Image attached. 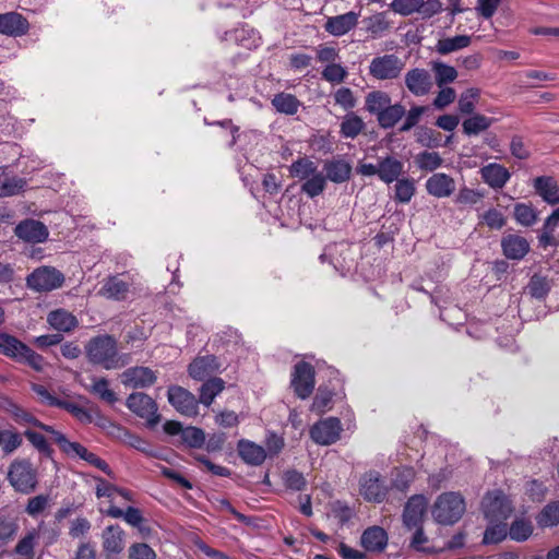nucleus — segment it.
<instances>
[{"label": "nucleus", "mask_w": 559, "mask_h": 559, "mask_svg": "<svg viewBox=\"0 0 559 559\" xmlns=\"http://www.w3.org/2000/svg\"><path fill=\"white\" fill-rule=\"evenodd\" d=\"M85 353L90 362L106 370L120 369L131 359L129 354L118 352L116 338L107 334L91 338L85 346Z\"/></svg>", "instance_id": "f257e3e1"}, {"label": "nucleus", "mask_w": 559, "mask_h": 559, "mask_svg": "<svg viewBox=\"0 0 559 559\" xmlns=\"http://www.w3.org/2000/svg\"><path fill=\"white\" fill-rule=\"evenodd\" d=\"M0 354L20 364H25L37 372L45 369V358L28 345L8 333H0Z\"/></svg>", "instance_id": "f03ea898"}, {"label": "nucleus", "mask_w": 559, "mask_h": 559, "mask_svg": "<svg viewBox=\"0 0 559 559\" xmlns=\"http://www.w3.org/2000/svg\"><path fill=\"white\" fill-rule=\"evenodd\" d=\"M465 508V501L459 492H444L437 498L432 516L438 523L453 524L462 518Z\"/></svg>", "instance_id": "7ed1b4c3"}, {"label": "nucleus", "mask_w": 559, "mask_h": 559, "mask_svg": "<svg viewBox=\"0 0 559 559\" xmlns=\"http://www.w3.org/2000/svg\"><path fill=\"white\" fill-rule=\"evenodd\" d=\"M8 479L11 486L20 492L29 493L37 485L36 471L29 461L15 460L9 466Z\"/></svg>", "instance_id": "20e7f679"}, {"label": "nucleus", "mask_w": 559, "mask_h": 559, "mask_svg": "<svg viewBox=\"0 0 559 559\" xmlns=\"http://www.w3.org/2000/svg\"><path fill=\"white\" fill-rule=\"evenodd\" d=\"M481 509L488 523L506 522L513 511L511 501L501 490L489 491L483 499Z\"/></svg>", "instance_id": "39448f33"}, {"label": "nucleus", "mask_w": 559, "mask_h": 559, "mask_svg": "<svg viewBox=\"0 0 559 559\" xmlns=\"http://www.w3.org/2000/svg\"><path fill=\"white\" fill-rule=\"evenodd\" d=\"M405 68L404 61L394 53L374 57L368 67L369 75L379 81L397 79Z\"/></svg>", "instance_id": "423d86ee"}, {"label": "nucleus", "mask_w": 559, "mask_h": 559, "mask_svg": "<svg viewBox=\"0 0 559 559\" xmlns=\"http://www.w3.org/2000/svg\"><path fill=\"white\" fill-rule=\"evenodd\" d=\"M63 274L52 266H40L26 277V285L35 292H51L62 286Z\"/></svg>", "instance_id": "0eeeda50"}, {"label": "nucleus", "mask_w": 559, "mask_h": 559, "mask_svg": "<svg viewBox=\"0 0 559 559\" xmlns=\"http://www.w3.org/2000/svg\"><path fill=\"white\" fill-rule=\"evenodd\" d=\"M388 491L389 488L379 472L369 471L359 480V492L369 502H382Z\"/></svg>", "instance_id": "6e6552de"}, {"label": "nucleus", "mask_w": 559, "mask_h": 559, "mask_svg": "<svg viewBox=\"0 0 559 559\" xmlns=\"http://www.w3.org/2000/svg\"><path fill=\"white\" fill-rule=\"evenodd\" d=\"M128 408L136 416L145 419L150 426L159 421L155 401L145 393L135 392L127 399Z\"/></svg>", "instance_id": "1a4fd4ad"}, {"label": "nucleus", "mask_w": 559, "mask_h": 559, "mask_svg": "<svg viewBox=\"0 0 559 559\" xmlns=\"http://www.w3.org/2000/svg\"><path fill=\"white\" fill-rule=\"evenodd\" d=\"M342 424L336 417H329L314 424L310 429L311 439L320 445L335 443L342 432Z\"/></svg>", "instance_id": "9d476101"}, {"label": "nucleus", "mask_w": 559, "mask_h": 559, "mask_svg": "<svg viewBox=\"0 0 559 559\" xmlns=\"http://www.w3.org/2000/svg\"><path fill=\"white\" fill-rule=\"evenodd\" d=\"M292 386L296 395L302 400L309 397L314 388V370L308 362H298L292 373Z\"/></svg>", "instance_id": "9b49d317"}, {"label": "nucleus", "mask_w": 559, "mask_h": 559, "mask_svg": "<svg viewBox=\"0 0 559 559\" xmlns=\"http://www.w3.org/2000/svg\"><path fill=\"white\" fill-rule=\"evenodd\" d=\"M169 403L182 415L192 417L198 414V401L192 393L181 386L168 389Z\"/></svg>", "instance_id": "f8f14e48"}, {"label": "nucleus", "mask_w": 559, "mask_h": 559, "mask_svg": "<svg viewBox=\"0 0 559 559\" xmlns=\"http://www.w3.org/2000/svg\"><path fill=\"white\" fill-rule=\"evenodd\" d=\"M404 81L407 90L417 97L428 95L433 86L430 73L421 68L408 70L404 76Z\"/></svg>", "instance_id": "ddd939ff"}, {"label": "nucleus", "mask_w": 559, "mask_h": 559, "mask_svg": "<svg viewBox=\"0 0 559 559\" xmlns=\"http://www.w3.org/2000/svg\"><path fill=\"white\" fill-rule=\"evenodd\" d=\"M14 233L23 241L31 243L45 242L49 236L48 228L44 223L31 218L20 222Z\"/></svg>", "instance_id": "4468645a"}, {"label": "nucleus", "mask_w": 559, "mask_h": 559, "mask_svg": "<svg viewBox=\"0 0 559 559\" xmlns=\"http://www.w3.org/2000/svg\"><path fill=\"white\" fill-rule=\"evenodd\" d=\"M427 192L438 199L449 198L455 191V181L443 173H436L425 183Z\"/></svg>", "instance_id": "2eb2a0df"}, {"label": "nucleus", "mask_w": 559, "mask_h": 559, "mask_svg": "<svg viewBox=\"0 0 559 559\" xmlns=\"http://www.w3.org/2000/svg\"><path fill=\"white\" fill-rule=\"evenodd\" d=\"M62 452L69 457H72V459L80 457V459L84 460L88 464L103 471L108 476H110L112 474L111 468L104 460L98 457L93 452H90L84 445H82L79 442L70 441L68 444H66V448Z\"/></svg>", "instance_id": "dca6fc26"}, {"label": "nucleus", "mask_w": 559, "mask_h": 559, "mask_svg": "<svg viewBox=\"0 0 559 559\" xmlns=\"http://www.w3.org/2000/svg\"><path fill=\"white\" fill-rule=\"evenodd\" d=\"M28 21L17 12L0 14V34L19 37L28 32Z\"/></svg>", "instance_id": "f3484780"}, {"label": "nucleus", "mask_w": 559, "mask_h": 559, "mask_svg": "<svg viewBox=\"0 0 559 559\" xmlns=\"http://www.w3.org/2000/svg\"><path fill=\"white\" fill-rule=\"evenodd\" d=\"M156 381L154 371L147 367H132L121 374V382L128 388H146Z\"/></svg>", "instance_id": "a211bd4d"}, {"label": "nucleus", "mask_w": 559, "mask_h": 559, "mask_svg": "<svg viewBox=\"0 0 559 559\" xmlns=\"http://www.w3.org/2000/svg\"><path fill=\"white\" fill-rule=\"evenodd\" d=\"M126 533L119 525H109L102 533L103 549L107 556H117L126 546Z\"/></svg>", "instance_id": "6ab92c4d"}, {"label": "nucleus", "mask_w": 559, "mask_h": 559, "mask_svg": "<svg viewBox=\"0 0 559 559\" xmlns=\"http://www.w3.org/2000/svg\"><path fill=\"white\" fill-rule=\"evenodd\" d=\"M131 284L120 277V275L108 276L104 280L98 295L111 300H123L127 298Z\"/></svg>", "instance_id": "aec40b11"}, {"label": "nucleus", "mask_w": 559, "mask_h": 559, "mask_svg": "<svg viewBox=\"0 0 559 559\" xmlns=\"http://www.w3.org/2000/svg\"><path fill=\"white\" fill-rule=\"evenodd\" d=\"M359 14L353 11L329 17L324 28L333 36H343L352 31L358 23Z\"/></svg>", "instance_id": "412c9836"}, {"label": "nucleus", "mask_w": 559, "mask_h": 559, "mask_svg": "<svg viewBox=\"0 0 559 559\" xmlns=\"http://www.w3.org/2000/svg\"><path fill=\"white\" fill-rule=\"evenodd\" d=\"M481 179L492 189H501L509 181L510 171L502 165L490 163L480 168Z\"/></svg>", "instance_id": "4be33fe9"}, {"label": "nucleus", "mask_w": 559, "mask_h": 559, "mask_svg": "<svg viewBox=\"0 0 559 559\" xmlns=\"http://www.w3.org/2000/svg\"><path fill=\"white\" fill-rule=\"evenodd\" d=\"M426 509V500L423 496H413L407 501L404 512L403 522L409 530L419 526Z\"/></svg>", "instance_id": "5701e85b"}, {"label": "nucleus", "mask_w": 559, "mask_h": 559, "mask_svg": "<svg viewBox=\"0 0 559 559\" xmlns=\"http://www.w3.org/2000/svg\"><path fill=\"white\" fill-rule=\"evenodd\" d=\"M360 543L367 551L381 552L386 547L388 534L380 526H371L364 531Z\"/></svg>", "instance_id": "b1692460"}, {"label": "nucleus", "mask_w": 559, "mask_h": 559, "mask_svg": "<svg viewBox=\"0 0 559 559\" xmlns=\"http://www.w3.org/2000/svg\"><path fill=\"white\" fill-rule=\"evenodd\" d=\"M501 247L508 259L521 260L530 250V243L524 237L508 235L502 238Z\"/></svg>", "instance_id": "393cba45"}, {"label": "nucleus", "mask_w": 559, "mask_h": 559, "mask_svg": "<svg viewBox=\"0 0 559 559\" xmlns=\"http://www.w3.org/2000/svg\"><path fill=\"white\" fill-rule=\"evenodd\" d=\"M105 514L112 519L122 518L129 525L136 527L140 531V533H145V528L142 525L144 519L141 511L138 508L128 507L126 510H122L121 508L116 507L115 504L111 503L109 508L105 511Z\"/></svg>", "instance_id": "a878e982"}, {"label": "nucleus", "mask_w": 559, "mask_h": 559, "mask_svg": "<svg viewBox=\"0 0 559 559\" xmlns=\"http://www.w3.org/2000/svg\"><path fill=\"white\" fill-rule=\"evenodd\" d=\"M237 450L243 462L252 466L261 465L266 457L264 448L249 440H240Z\"/></svg>", "instance_id": "bb28decb"}, {"label": "nucleus", "mask_w": 559, "mask_h": 559, "mask_svg": "<svg viewBox=\"0 0 559 559\" xmlns=\"http://www.w3.org/2000/svg\"><path fill=\"white\" fill-rule=\"evenodd\" d=\"M224 39L233 40L237 45L245 47L247 49L257 48L261 41V38L258 35V33L254 29L248 28L246 26H241L230 32H226Z\"/></svg>", "instance_id": "cd10ccee"}, {"label": "nucleus", "mask_w": 559, "mask_h": 559, "mask_svg": "<svg viewBox=\"0 0 559 559\" xmlns=\"http://www.w3.org/2000/svg\"><path fill=\"white\" fill-rule=\"evenodd\" d=\"M326 179L335 183H342L349 179L352 174L350 164L344 158H334L324 164Z\"/></svg>", "instance_id": "c85d7f7f"}, {"label": "nucleus", "mask_w": 559, "mask_h": 559, "mask_svg": "<svg viewBox=\"0 0 559 559\" xmlns=\"http://www.w3.org/2000/svg\"><path fill=\"white\" fill-rule=\"evenodd\" d=\"M404 165L393 156H386L379 160V179L385 183H392L403 173Z\"/></svg>", "instance_id": "c756f323"}, {"label": "nucleus", "mask_w": 559, "mask_h": 559, "mask_svg": "<svg viewBox=\"0 0 559 559\" xmlns=\"http://www.w3.org/2000/svg\"><path fill=\"white\" fill-rule=\"evenodd\" d=\"M534 188L547 203H559V186L552 177H537L534 180Z\"/></svg>", "instance_id": "7c9ffc66"}, {"label": "nucleus", "mask_w": 559, "mask_h": 559, "mask_svg": "<svg viewBox=\"0 0 559 559\" xmlns=\"http://www.w3.org/2000/svg\"><path fill=\"white\" fill-rule=\"evenodd\" d=\"M218 369L216 358L214 356H203L195 358L189 365V374L195 380H203Z\"/></svg>", "instance_id": "2f4dec72"}, {"label": "nucleus", "mask_w": 559, "mask_h": 559, "mask_svg": "<svg viewBox=\"0 0 559 559\" xmlns=\"http://www.w3.org/2000/svg\"><path fill=\"white\" fill-rule=\"evenodd\" d=\"M48 323L57 331L69 332L78 325L76 318L63 309L51 311L47 318Z\"/></svg>", "instance_id": "473e14b6"}, {"label": "nucleus", "mask_w": 559, "mask_h": 559, "mask_svg": "<svg viewBox=\"0 0 559 559\" xmlns=\"http://www.w3.org/2000/svg\"><path fill=\"white\" fill-rule=\"evenodd\" d=\"M86 390L98 396L108 404H115L118 401L117 394L109 388V381L106 378H92V384Z\"/></svg>", "instance_id": "72a5a7b5"}, {"label": "nucleus", "mask_w": 559, "mask_h": 559, "mask_svg": "<svg viewBox=\"0 0 559 559\" xmlns=\"http://www.w3.org/2000/svg\"><path fill=\"white\" fill-rule=\"evenodd\" d=\"M471 44V36L468 35H456L453 37H447L439 39L436 49L440 55H448L453 51L466 48Z\"/></svg>", "instance_id": "f704fd0d"}, {"label": "nucleus", "mask_w": 559, "mask_h": 559, "mask_svg": "<svg viewBox=\"0 0 559 559\" xmlns=\"http://www.w3.org/2000/svg\"><path fill=\"white\" fill-rule=\"evenodd\" d=\"M224 388L225 382L221 378L209 379L200 389V403L210 406Z\"/></svg>", "instance_id": "c9c22d12"}, {"label": "nucleus", "mask_w": 559, "mask_h": 559, "mask_svg": "<svg viewBox=\"0 0 559 559\" xmlns=\"http://www.w3.org/2000/svg\"><path fill=\"white\" fill-rule=\"evenodd\" d=\"M378 115L379 123L383 128H392L404 115V107H369Z\"/></svg>", "instance_id": "e433bc0d"}, {"label": "nucleus", "mask_w": 559, "mask_h": 559, "mask_svg": "<svg viewBox=\"0 0 559 559\" xmlns=\"http://www.w3.org/2000/svg\"><path fill=\"white\" fill-rule=\"evenodd\" d=\"M492 118H488L481 115H473L466 118L463 123V131L467 135H477L483 131H486L492 123Z\"/></svg>", "instance_id": "4c0bfd02"}, {"label": "nucleus", "mask_w": 559, "mask_h": 559, "mask_svg": "<svg viewBox=\"0 0 559 559\" xmlns=\"http://www.w3.org/2000/svg\"><path fill=\"white\" fill-rule=\"evenodd\" d=\"M325 185L326 177L317 170L302 183L301 191L308 197L314 198L324 191Z\"/></svg>", "instance_id": "58836bf2"}, {"label": "nucleus", "mask_w": 559, "mask_h": 559, "mask_svg": "<svg viewBox=\"0 0 559 559\" xmlns=\"http://www.w3.org/2000/svg\"><path fill=\"white\" fill-rule=\"evenodd\" d=\"M432 71L435 73L436 83L439 87L453 82L457 76L455 68L443 62H433Z\"/></svg>", "instance_id": "ea45409f"}, {"label": "nucleus", "mask_w": 559, "mask_h": 559, "mask_svg": "<svg viewBox=\"0 0 559 559\" xmlns=\"http://www.w3.org/2000/svg\"><path fill=\"white\" fill-rule=\"evenodd\" d=\"M415 471L409 466L395 468L392 477V486L400 491L406 490L411 483L415 479Z\"/></svg>", "instance_id": "a19ab883"}, {"label": "nucleus", "mask_w": 559, "mask_h": 559, "mask_svg": "<svg viewBox=\"0 0 559 559\" xmlns=\"http://www.w3.org/2000/svg\"><path fill=\"white\" fill-rule=\"evenodd\" d=\"M23 436L28 440V442L44 456L51 457L52 449L46 440L45 436L38 431H35L31 428L25 429Z\"/></svg>", "instance_id": "79ce46f5"}, {"label": "nucleus", "mask_w": 559, "mask_h": 559, "mask_svg": "<svg viewBox=\"0 0 559 559\" xmlns=\"http://www.w3.org/2000/svg\"><path fill=\"white\" fill-rule=\"evenodd\" d=\"M533 533L532 522L525 519H516L509 528V536L515 542L526 540Z\"/></svg>", "instance_id": "37998d69"}, {"label": "nucleus", "mask_w": 559, "mask_h": 559, "mask_svg": "<svg viewBox=\"0 0 559 559\" xmlns=\"http://www.w3.org/2000/svg\"><path fill=\"white\" fill-rule=\"evenodd\" d=\"M423 5L424 0H393L390 3V9L402 16H409L419 13Z\"/></svg>", "instance_id": "c03bdc74"}, {"label": "nucleus", "mask_w": 559, "mask_h": 559, "mask_svg": "<svg viewBox=\"0 0 559 559\" xmlns=\"http://www.w3.org/2000/svg\"><path fill=\"white\" fill-rule=\"evenodd\" d=\"M443 163L440 154L437 152L424 151L416 156V164L419 169L433 171Z\"/></svg>", "instance_id": "a18cd8bd"}, {"label": "nucleus", "mask_w": 559, "mask_h": 559, "mask_svg": "<svg viewBox=\"0 0 559 559\" xmlns=\"http://www.w3.org/2000/svg\"><path fill=\"white\" fill-rule=\"evenodd\" d=\"M537 523L542 527H551L559 524V501L547 504L537 516Z\"/></svg>", "instance_id": "49530a36"}, {"label": "nucleus", "mask_w": 559, "mask_h": 559, "mask_svg": "<svg viewBox=\"0 0 559 559\" xmlns=\"http://www.w3.org/2000/svg\"><path fill=\"white\" fill-rule=\"evenodd\" d=\"M508 530L506 522L488 523L484 533V544H497L507 537Z\"/></svg>", "instance_id": "de8ad7c7"}, {"label": "nucleus", "mask_w": 559, "mask_h": 559, "mask_svg": "<svg viewBox=\"0 0 559 559\" xmlns=\"http://www.w3.org/2000/svg\"><path fill=\"white\" fill-rule=\"evenodd\" d=\"M26 187V180L20 177H11L0 180V198L16 195Z\"/></svg>", "instance_id": "09e8293b"}, {"label": "nucleus", "mask_w": 559, "mask_h": 559, "mask_svg": "<svg viewBox=\"0 0 559 559\" xmlns=\"http://www.w3.org/2000/svg\"><path fill=\"white\" fill-rule=\"evenodd\" d=\"M415 182L413 179H397L395 183V200L400 203H408L415 194Z\"/></svg>", "instance_id": "8fccbe9b"}, {"label": "nucleus", "mask_w": 559, "mask_h": 559, "mask_svg": "<svg viewBox=\"0 0 559 559\" xmlns=\"http://www.w3.org/2000/svg\"><path fill=\"white\" fill-rule=\"evenodd\" d=\"M347 74L346 68L338 62L326 64L321 72L322 79L332 84L342 83L346 79Z\"/></svg>", "instance_id": "3c124183"}, {"label": "nucleus", "mask_w": 559, "mask_h": 559, "mask_svg": "<svg viewBox=\"0 0 559 559\" xmlns=\"http://www.w3.org/2000/svg\"><path fill=\"white\" fill-rule=\"evenodd\" d=\"M316 164L309 159L301 158L294 162L290 166V173L295 178L306 181L311 175L317 171Z\"/></svg>", "instance_id": "603ef678"}, {"label": "nucleus", "mask_w": 559, "mask_h": 559, "mask_svg": "<svg viewBox=\"0 0 559 559\" xmlns=\"http://www.w3.org/2000/svg\"><path fill=\"white\" fill-rule=\"evenodd\" d=\"M22 443V435L13 430H3L0 445L4 454H12Z\"/></svg>", "instance_id": "864d4df0"}, {"label": "nucleus", "mask_w": 559, "mask_h": 559, "mask_svg": "<svg viewBox=\"0 0 559 559\" xmlns=\"http://www.w3.org/2000/svg\"><path fill=\"white\" fill-rule=\"evenodd\" d=\"M128 559H157V555L147 544L134 543L128 549Z\"/></svg>", "instance_id": "5fc2aeb1"}, {"label": "nucleus", "mask_w": 559, "mask_h": 559, "mask_svg": "<svg viewBox=\"0 0 559 559\" xmlns=\"http://www.w3.org/2000/svg\"><path fill=\"white\" fill-rule=\"evenodd\" d=\"M364 122L356 116H346L341 124V132L345 138H355L362 130Z\"/></svg>", "instance_id": "6e6d98bb"}, {"label": "nucleus", "mask_w": 559, "mask_h": 559, "mask_svg": "<svg viewBox=\"0 0 559 559\" xmlns=\"http://www.w3.org/2000/svg\"><path fill=\"white\" fill-rule=\"evenodd\" d=\"M182 440L190 448H201L205 441V435L202 429L188 427L182 431Z\"/></svg>", "instance_id": "4d7b16f0"}, {"label": "nucleus", "mask_w": 559, "mask_h": 559, "mask_svg": "<svg viewBox=\"0 0 559 559\" xmlns=\"http://www.w3.org/2000/svg\"><path fill=\"white\" fill-rule=\"evenodd\" d=\"M38 537L37 532L32 531L27 533L16 545L15 552L20 556L32 558L34 555V547Z\"/></svg>", "instance_id": "13d9d810"}, {"label": "nucleus", "mask_w": 559, "mask_h": 559, "mask_svg": "<svg viewBox=\"0 0 559 559\" xmlns=\"http://www.w3.org/2000/svg\"><path fill=\"white\" fill-rule=\"evenodd\" d=\"M283 480L287 488L296 491H301L306 487V479L304 475L296 469H288L283 474Z\"/></svg>", "instance_id": "bf43d9fd"}, {"label": "nucleus", "mask_w": 559, "mask_h": 559, "mask_svg": "<svg viewBox=\"0 0 559 559\" xmlns=\"http://www.w3.org/2000/svg\"><path fill=\"white\" fill-rule=\"evenodd\" d=\"M59 408L66 409L71 415H73L76 419H79L82 423H91L92 416L91 414L80 405L75 403H71L68 401L60 400L58 406Z\"/></svg>", "instance_id": "052dcab7"}, {"label": "nucleus", "mask_w": 559, "mask_h": 559, "mask_svg": "<svg viewBox=\"0 0 559 559\" xmlns=\"http://www.w3.org/2000/svg\"><path fill=\"white\" fill-rule=\"evenodd\" d=\"M514 216L516 222L524 226H531L536 221L534 210L526 204H518L514 209Z\"/></svg>", "instance_id": "680f3d73"}, {"label": "nucleus", "mask_w": 559, "mask_h": 559, "mask_svg": "<svg viewBox=\"0 0 559 559\" xmlns=\"http://www.w3.org/2000/svg\"><path fill=\"white\" fill-rule=\"evenodd\" d=\"M95 480L97 481L96 486V497L97 498H108L110 499V502L114 501L115 496L118 493L119 487L106 481L105 479L100 477H95Z\"/></svg>", "instance_id": "e2e57ef3"}, {"label": "nucleus", "mask_w": 559, "mask_h": 559, "mask_svg": "<svg viewBox=\"0 0 559 559\" xmlns=\"http://www.w3.org/2000/svg\"><path fill=\"white\" fill-rule=\"evenodd\" d=\"M530 294L537 298H544L549 292V285L546 278L540 276H533L528 285Z\"/></svg>", "instance_id": "0e129e2a"}, {"label": "nucleus", "mask_w": 559, "mask_h": 559, "mask_svg": "<svg viewBox=\"0 0 559 559\" xmlns=\"http://www.w3.org/2000/svg\"><path fill=\"white\" fill-rule=\"evenodd\" d=\"M483 194L476 190L469 188H462L455 197V203L461 205H474L480 199Z\"/></svg>", "instance_id": "69168bd1"}, {"label": "nucleus", "mask_w": 559, "mask_h": 559, "mask_svg": "<svg viewBox=\"0 0 559 559\" xmlns=\"http://www.w3.org/2000/svg\"><path fill=\"white\" fill-rule=\"evenodd\" d=\"M123 443L145 453L148 456L157 457L156 452L148 449V445L145 440H143L136 435L131 433L130 431H128L127 437L123 440Z\"/></svg>", "instance_id": "338daca9"}, {"label": "nucleus", "mask_w": 559, "mask_h": 559, "mask_svg": "<svg viewBox=\"0 0 559 559\" xmlns=\"http://www.w3.org/2000/svg\"><path fill=\"white\" fill-rule=\"evenodd\" d=\"M501 0H477L476 10L480 16L488 20L496 13Z\"/></svg>", "instance_id": "774afa93"}]
</instances>
